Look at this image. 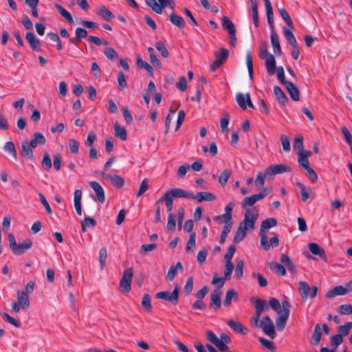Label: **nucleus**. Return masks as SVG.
<instances>
[{
	"label": "nucleus",
	"mask_w": 352,
	"mask_h": 352,
	"mask_svg": "<svg viewBox=\"0 0 352 352\" xmlns=\"http://www.w3.org/2000/svg\"><path fill=\"white\" fill-rule=\"evenodd\" d=\"M259 58L265 60L267 72L270 76H273L276 72V60L274 55L269 54L266 41L262 42L260 45Z\"/></svg>",
	"instance_id": "obj_1"
},
{
	"label": "nucleus",
	"mask_w": 352,
	"mask_h": 352,
	"mask_svg": "<svg viewBox=\"0 0 352 352\" xmlns=\"http://www.w3.org/2000/svg\"><path fill=\"white\" fill-rule=\"evenodd\" d=\"M258 217V210L256 208H247L244 214V219L239 223V227L243 230H253L255 228V223Z\"/></svg>",
	"instance_id": "obj_2"
},
{
	"label": "nucleus",
	"mask_w": 352,
	"mask_h": 352,
	"mask_svg": "<svg viewBox=\"0 0 352 352\" xmlns=\"http://www.w3.org/2000/svg\"><path fill=\"white\" fill-rule=\"evenodd\" d=\"M158 1L159 3L156 0H145L146 4L157 14H162L163 9L166 7H168L171 10H174L175 7L173 0H158Z\"/></svg>",
	"instance_id": "obj_3"
},
{
	"label": "nucleus",
	"mask_w": 352,
	"mask_h": 352,
	"mask_svg": "<svg viewBox=\"0 0 352 352\" xmlns=\"http://www.w3.org/2000/svg\"><path fill=\"white\" fill-rule=\"evenodd\" d=\"M298 289L303 302H305L309 297L311 298H314L316 296L318 292L317 286H312L310 287L309 284L303 280L298 282Z\"/></svg>",
	"instance_id": "obj_4"
},
{
	"label": "nucleus",
	"mask_w": 352,
	"mask_h": 352,
	"mask_svg": "<svg viewBox=\"0 0 352 352\" xmlns=\"http://www.w3.org/2000/svg\"><path fill=\"white\" fill-rule=\"evenodd\" d=\"M180 287L178 284L175 285L172 292L168 291H162L155 294L157 299L166 300L173 305H176L179 300Z\"/></svg>",
	"instance_id": "obj_5"
},
{
	"label": "nucleus",
	"mask_w": 352,
	"mask_h": 352,
	"mask_svg": "<svg viewBox=\"0 0 352 352\" xmlns=\"http://www.w3.org/2000/svg\"><path fill=\"white\" fill-rule=\"evenodd\" d=\"M133 276V269L129 267L124 270L120 280V287L122 292L128 293L131 290V284Z\"/></svg>",
	"instance_id": "obj_6"
},
{
	"label": "nucleus",
	"mask_w": 352,
	"mask_h": 352,
	"mask_svg": "<svg viewBox=\"0 0 352 352\" xmlns=\"http://www.w3.org/2000/svg\"><path fill=\"white\" fill-rule=\"evenodd\" d=\"M222 28L228 32L231 45L234 47H236V37L235 26L228 16H224L222 17Z\"/></svg>",
	"instance_id": "obj_7"
},
{
	"label": "nucleus",
	"mask_w": 352,
	"mask_h": 352,
	"mask_svg": "<svg viewBox=\"0 0 352 352\" xmlns=\"http://www.w3.org/2000/svg\"><path fill=\"white\" fill-rule=\"evenodd\" d=\"M165 193L169 195V197H170V198L173 199L174 198L184 197L187 199H191V197H192V193L177 188H170L167 190Z\"/></svg>",
	"instance_id": "obj_8"
},
{
	"label": "nucleus",
	"mask_w": 352,
	"mask_h": 352,
	"mask_svg": "<svg viewBox=\"0 0 352 352\" xmlns=\"http://www.w3.org/2000/svg\"><path fill=\"white\" fill-rule=\"evenodd\" d=\"M292 168L287 165H285L283 164H278L275 165H272L267 168V173L270 175H274L276 174H282L286 172H291Z\"/></svg>",
	"instance_id": "obj_9"
},
{
	"label": "nucleus",
	"mask_w": 352,
	"mask_h": 352,
	"mask_svg": "<svg viewBox=\"0 0 352 352\" xmlns=\"http://www.w3.org/2000/svg\"><path fill=\"white\" fill-rule=\"evenodd\" d=\"M32 241L30 239H25L23 243L16 244V247L12 251L15 255H21L25 252L32 246Z\"/></svg>",
	"instance_id": "obj_10"
},
{
	"label": "nucleus",
	"mask_w": 352,
	"mask_h": 352,
	"mask_svg": "<svg viewBox=\"0 0 352 352\" xmlns=\"http://www.w3.org/2000/svg\"><path fill=\"white\" fill-rule=\"evenodd\" d=\"M221 291L219 288L215 289L210 294V307L214 309H219L221 307Z\"/></svg>",
	"instance_id": "obj_11"
},
{
	"label": "nucleus",
	"mask_w": 352,
	"mask_h": 352,
	"mask_svg": "<svg viewBox=\"0 0 352 352\" xmlns=\"http://www.w3.org/2000/svg\"><path fill=\"white\" fill-rule=\"evenodd\" d=\"M32 148V147L29 144L27 140L22 141L21 150L20 151L21 157L27 160H34V153Z\"/></svg>",
	"instance_id": "obj_12"
},
{
	"label": "nucleus",
	"mask_w": 352,
	"mask_h": 352,
	"mask_svg": "<svg viewBox=\"0 0 352 352\" xmlns=\"http://www.w3.org/2000/svg\"><path fill=\"white\" fill-rule=\"evenodd\" d=\"M89 186L96 192L98 201L100 203L103 204L105 200V195L104 190L100 184L97 182L92 181L89 182Z\"/></svg>",
	"instance_id": "obj_13"
},
{
	"label": "nucleus",
	"mask_w": 352,
	"mask_h": 352,
	"mask_svg": "<svg viewBox=\"0 0 352 352\" xmlns=\"http://www.w3.org/2000/svg\"><path fill=\"white\" fill-rule=\"evenodd\" d=\"M284 85L291 98L294 101H298L300 100V91L298 87L290 81H288Z\"/></svg>",
	"instance_id": "obj_14"
},
{
	"label": "nucleus",
	"mask_w": 352,
	"mask_h": 352,
	"mask_svg": "<svg viewBox=\"0 0 352 352\" xmlns=\"http://www.w3.org/2000/svg\"><path fill=\"white\" fill-rule=\"evenodd\" d=\"M192 199H195L198 202H201L203 201H212L216 199V196L212 193L208 192H198L196 195H192Z\"/></svg>",
	"instance_id": "obj_15"
},
{
	"label": "nucleus",
	"mask_w": 352,
	"mask_h": 352,
	"mask_svg": "<svg viewBox=\"0 0 352 352\" xmlns=\"http://www.w3.org/2000/svg\"><path fill=\"white\" fill-rule=\"evenodd\" d=\"M17 300L19 305L21 306V309L23 310H26L30 307V300L29 296L27 293H25V291L23 290H17Z\"/></svg>",
	"instance_id": "obj_16"
},
{
	"label": "nucleus",
	"mask_w": 352,
	"mask_h": 352,
	"mask_svg": "<svg viewBox=\"0 0 352 352\" xmlns=\"http://www.w3.org/2000/svg\"><path fill=\"white\" fill-rule=\"evenodd\" d=\"M25 39L33 50H41V42L32 32H28L26 33Z\"/></svg>",
	"instance_id": "obj_17"
},
{
	"label": "nucleus",
	"mask_w": 352,
	"mask_h": 352,
	"mask_svg": "<svg viewBox=\"0 0 352 352\" xmlns=\"http://www.w3.org/2000/svg\"><path fill=\"white\" fill-rule=\"evenodd\" d=\"M101 175L107 179H109L111 184L117 188H121L124 186V179L118 175H105L102 173Z\"/></svg>",
	"instance_id": "obj_18"
},
{
	"label": "nucleus",
	"mask_w": 352,
	"mask_h": 352,
	"mask_svg": "<svg viewBox=\"0 0 352 352\" xmlns=\"http://www.w3.org/2000/svg\"><path fill=\"white\" fill-rule=\"evenodd\" d=\"M259 327L267 336H268L272 339H274L276 337V333L274 329V323L265 324L263 322H260Z\"/></svg>",
	"instance_id": "obj_19"
},
{
	"label": "nucleus",
	"mask_w": 352,
	"mask_h": 352,
	"mask_svg": "<svg viewBox=\"0 0 352 352\" xmlns=\"http://www.w3.org/2000/svg\"><path fill=\"white\" fill-rule=\"evenodd\" d=\"M309 250L312 254L318 255L323 260L327 261V256L324 250L320 247L317 243H310L309 244Z\"/></svg>",
	"instance_id": "obj_20"
},
{
	"label": "nucleus",
	"mask_w": 352,
	"mask_h": 352,
	"mask_svg": "<svg viewBox=\"0 0 352 352\" xmlns=\"http://www.w3.org/2000/svg\"><path fill=\"white\" fill-rule=\"evenodd\" d=\"M183 270V266L181 262H177L175 265H171L168 270L166 278L172 281L176 275L177 272H182Z\"/></svg>",
	"instance_id": "obj_21"
},
{
	"label": "nucleus",
	"mask_w": 352,
	"mask_h": 352,
	"mask_svg": "<svg viewBox=\"0 0 352 352\" xmlns=\"http://www.w3.org/2000/svg\"><path fill=\"white\" fill-rule=\"evenodd\" d=\"M97 14L107 21H110L114 18L113 14L104 6L98 7Z\"/></svg>",
	"instance_id": "obj_22"
},
{
	"label": "nucleus",
	"mask_w": 352,
	"mask_h": 352,
	"mask_svg": "<svg viewBox=\"0 0 352 352\" xmlns=\"http://www.w3.org/2000/svg\"><path fill=\"white\" fill-rule=\"evenodd\" d=\"M346 290L344 287L342 285H338L329 290L326 294L325 297L327 298H331L335 297L336 296H344L346 295Z\"/></svg>",
	"instance_id": "obj_23"
},
{
	"label": "nucleus",
	"mask_w": 352,
	"mask_h": 352,
	"mask_svg": "<svg viewBox=\"0 0 352 352\" xmlns=\"http://www.w3.org/2000/svg\"><path fill=\"white\" fill-rule=\"evenodd\" d=\"M46 142V139L45 136L40 132H36L34 133V138L32 139L29 143V144L32 148H36L38 144H45Z\"/></svg>",
	"instance_id": "obj_24"
},
{
	"label": "nucleus",
	"mask_w": 352,
	"mask_h": 352,
	"mask_svg": "<svg viewBox=\"0 0 352 352\" xmlns=\"http://www.w3.org/2000/svg\"><path fill=\"white\" fill-rule=\"evenodd\" d=\"M169 19L170 22L177 28L182 29L186 26V22L184 19L179 15L175 12L170 14Z\"/></svg>",
	"instance_id": "obj_25"
},
{
	"label": "nucleus",
	"mask_w": 352,
	"mask_h": 352,
	"mask_svg": "<svg viewBox=\"0 0 352 352\" xmlns=\"http://www.w3.org/2000/svg\"><path fill=\"white\" fill-rule=\"evenodd\" d=\"M227 324L236 333L241 334H245L247 333V329L243 326L240 322L234 320H230Z\"/></svg>",
	"instance_id": "obj_26"
},
{
	"label": "nucleus",
	"mask_w": 352,
	"mask_h": 352,
	"mask_svg": "<svg viewBox=\"0 0 352 352\" xmlns=\"http://www.w3.org/2000/svg\"><path fill=\"white\" fill-rule=\"evenodd\" d=\"M271 43L274 49V52L277 55L281 54V48L278 41V36L274 31L271 32Z\"/></svg>",
	"instance_id": "obj_27"
},
{
	"label": "nucleus",
	"mask_w": 352,
	"mask_h": 352,
	"mask_svg": "<svg viewBox=\"0 0 352 352\" xmlns=\"http://www.w3.org/2000/svg\"><path fill=\"white\" fill-rule=\"evenodd\" d=\"M280 261L285 265V266L289 272L292 273H296V266L287 255L285 254H281Z\"/></svg>",
	"instance_id": "obj_28"
},
{
	"label": "nucleus",
	"mask_w": 352,
	"mask_h": 352,
	"mask_svg": "<svg viewBox=\"0 0 352 352\" xmlns=\"http://www.w3.org/2000/svg\"><path fill=\"white\" fill-rule=\"evenodd\" d=\"M81 198H82V191L80 190H76L74 191V207L76 210V212L78 215H82V208H81Z\"/></svg>",
	"instance_id": "obj_29"
},
{
	"label": "nucleus",
	"mask_w": 352,
	"mask_h": 352,
	"mask_svg": "<svg viewBox=\"0 0 352 352\" xmlns=\"http://www.w3.org/2000/svg\"><path fill=\"white\" fill-rule=\"evenodd\" d=\"M115 136L124 141L127 138L126 131L124 127H121L118 122L114 123Z\"/></svg>",
	"instance_id": "obj_30"
},
{
	"label": "nucleus",
	"mask_w": 352,
	"mask_h": 352,
	"mask_svg": "<svg viewBox=\"0 0 352 352\" xmlns=\"http://www.w3.org/2000/svg\"><path fill=\"white\" fill-rule=\"evenodd\" d=\"M296 186H298L300 190L302 201L305 202L309 197L310 194L312 192L311 189L309 188H307L305 186L300 182H296Z\"/></svg>",
	"instance_id": "obj_31"
},
{
	"label": "nucleus",
	"mask_w": 352,
	"mask_h": 352,
	"mask_svg": "<svg viewBox=\"0 0 352 352\" xmlns=\"http://www.w3.org/2000/svg\"><path fill=\"white\" fill-rule=\"evenodd\" d=\"M235 206L234 202H229L225 207V213L221 214V217L223 218V221H230L232 219V211Z\"/></svg>",
	"instance_id": "obj_32"
},
{
	"label": "nucleus",
	"mask_w": 352,
	"mask_h": 352,
	"mask_svg": "<svg viewBox=\"0 0 352 352\" xmlns=\"http://www.w3.org/2000/svg\"><path fill=\"white\" fill-rule=\"evenodd\" d=\"M278 317L276 320V324L279 331H283L285 327L286 322L289 316V314L278 312Z\"/></svg>",
	"instance_id": "obj_33"
},
{
	"label": "nucleus",
	"mask_w": 352,
	"mask_h": 352,
	"mask_svg": "<svg viewBox=\"0 0 352 352\" xmlns=\"http://www.w3.org/2000/svg\"><path fill=\"white\" fill-rule=\"evenodd\" d=\"M274 94L276 98V99L278 100L280 103L282 104H285L286 102H287L288 98L287 96L285 94V93L283 91V90L279 87L278 86H275L274 87Z\"/></svg>",
	"instance_id": "obj_34"
},
{
	"label": "nucleus",
	"mask_w": 352,
	"mask_h": 352,
	"mask_svg": "<svg viewBox=\"0 0 352 352\" xmlns=\"http://www.w3.org/2000/svg\"><path fill=\"white\" fill-rule=\"evenodd\" d=\"M56 10L58 11V12L60 14V15L64 17L69 23L73 24L74 23V21L71 15V14L65 10L62 6L59 4H56L55 6Z\"/></svg>",
	"instance_id": "obj_35"
},
{
	"label": "nucleus",
	"mask_w": 352,
	"mask_h": 352,
	"mask_svg": "<svg viewBox=\"0 0 352 352\" xmlns=\"http://www.w3.org/2000/svg\"><path fill=\"white\" fill-rule=\"evenodd\" d=\"M162 201L165 202L166 208L168 211H171L173 210V199L169 197V195L164 193V195L156 201V205Z\"/></svg>",
	"instance_id": "obj_36"
},
{
	"label": "nucleus",
	"mask_w": 352,
	"mask_h": 352,
	"mask_svg": "<svg viewBox=\"0 0 352 352\" xmlns=\"http://www.w3.org/2000/svg\"><path fill=\"white\" fill-rule=\"evenodd\" d=\"M254 304L255 309L261 313L269 309L267 301L265 300L256 298L254 299Z\"/></svg>",
	"instance_id": "obj_37"
},
{
	"label": "nucleus",
	"mask_w": 352,
	"mask_h": 352,
	"mask_svg": "<svg viewBox=\"0 0 352 352\" xmlns=\"http://www.w3.org/2000/svg\"><path fill=\"white\" fill-rule=\"evenodd\" d=\"M277 225V221L275 218H268L262 221L260 230L264 231L273 228Z\"/></svg>",
	"instance_id": "obj_38"
},
{
	"label": "nucleus",
	"mask_w": 352,
	"mask_h": 352,
	"mask_svg": "<svg viewBox=\"0 0 352 352\" xmlns=\"http://www.w3.org/2000/svg\"><path fill=\"white\" fill-rule=\"evenodd\" d=\"M252 12V19L256 28L258 26V14L257 10V0H250Z\"/></svg>",
	"instance_id": "obj_39"
},
{
	"label": "nucleus",
	"mask_w": 352,
	"mask_h": 352,
	"mask_svg": "<svg viewBox=\"0 0 352 352\" xmlns=\"http://www.w3.org/2000/svg\"><path fill=\"white\" fill-rule=\"evenodd\" d=\"M321 327L319 324H316L314 331L312 335L311 344L313 345H317L319 344L321 339Z\"/></svg>",
	"instance_id": "obj_40"
},
{
	"label": "nucleus",
	"mask_w": 352,
	"mask_h": 352,
	"mask_svg": "<svg viewBox=\"0 0 352 352\" xmlns=\"http://www.w3.org/2000/svg\"><path fill=\"white\" fill-rule=\"evenodd\" d=\"M137 65L140 68L145 69L150 75H153V67L146 61L143 60L140 56L137 57Z\"/></svg>",
	"instance_id": "obj_41"
},
{
	"label": "nucleus",
	"mask_w": 352,
	"mask_h": 352,
	"mask_svg": "<svg viewBox=\"0 0 352 352\" xmlns=\"http://www.w3.org/2000/svg\"><path fill=\"white\" fill-rule=\"evenodd\" d=\"M270 269L280 276H284L286 273L285 267L282 264L276 262H272L269 264Z\"/></svg>",
	"instance_id": "obj_42"
},
{
	"label": "nucleus",
	"mask_w": 352,
	"mask_h": 352,
	"mask_svg": "<svg viewBox=\"0 0 352 352\" xmlns=\"http://www.w3.org/2000/svg\"><path fill=\"white\" fill-rule=\"evenodd\" d=\"M141 305H142V307L144 309H146V311H148V312H151L152 311L151 298V296L149 294H144V296L142 297Z\"/></svg>",
	"instance_id": "obj_43"
},
{
	"label": "nucleus",
	"mask_w": 352,
	"mask_h": 352,
	"mask_svg": "<svg viewBox=\"0 0 352 352\" xmlns=\"http://www.w3.org/2000/svg\"><path fill=\"white\" fill-rule=\"evenodd\" d=\"M246 64L248 69V74L251 80H253L254 78V70H253V63H252V58L250 52H248L246 54Z\"/></svg>",
	"instance_id": "obj_44"
},
{
	"label": "nucleus",
	"mask_w": 352,
	"mask_h": 352,
	"mask_svg": "<svg viewBox=\"0 0 352 352\" xmlns=\"http://www.w3.org/2000/svg\"><path fill=\"white\" fill-rule=\"evenodd\" d=\"M236 296H237L236 292L234 289H230L226 292V297H225V299L223 300V305L226 307L230 306V304H231V302H232V299L234 297L236 298Z\"/></svg>",
	"instance_id": "obj_45"
},
{
	"label": "nucleus",
	"mask_w": 352,
	"mask_h": 352,
	"mask_svg": "<svg viewBox=\"0 0 352 352\" xmlns=\"http://www.w3.org/2000/svg\"><path fill=\"white\" fill-rule=\"evenodd\" d=\"M283 33L286 39L287 40L288 43L291 45V46H294L297 45L296 39L290 30L284 28Z\"/></svg>",
	"instance_id": "obj_46"
},
{
	"label": "nucleus",
	"mask_w": 352,
	"mask_h": 352,
	"mask_svg": "<svg viewBox=\"0 0 352 352\" xmlns=\"http://www.w3.org/2000/svg\"><path fill=\"white\" fill-rule=\"evenodd\" d=\"M155 46L162 57H168L169 52L168 51L167 48L166 47L164 43L162 41L156 42Z\"/></svg>",
	"instance_id": "obj_47"
},
{
	"label": "nucleus",
	"mask_w": 352,
	"mask_h": 352,
	"mask_svg": "<svg viewBox=\"0 0 352 352\" xmlns=\"http://www.w3.org/2000/svg\"><path fill=\"white\" fill-rule=\"evenodd\" d=\"M245 236H246V231L243 230L242 227L239 226L235 232V234H234V236L233 239V241L235 243H238L241 242V241H243V239L245 237Z\"/></svg>",
	"instance_id": "obj_48"
},
{
	"label": "nucleus",
	"mask_w": 352,
	"mask_h": 352,
	"mask_svg": "<svg viewBox=\"0 0 352 352\" xmlns=\"http://www.w3.org/2000/svg\"><path fill=\"white\" fill-rule=\"evenodd\" d=\"M243 266L244 262L243 260H240L236 263L234 269V275L237 279H241L243 275Z\"/></svg>",
	"instance_id": "obj_49"
},
{
	"label": "nucleus",
	"mask_w": 352,
	"mask_h": 352,
	"mask_svg": "<svg viewBox=\"0 0 352 352\" xmlns=\"http://www.w3.org/2000/svg\"><path fill=\"white\" fill-rule=\"evenodd\" d=\"M352 328V322H348L343 325L338 327V334L342 335V337L346 336Z\"/></svg>",
	"instance_id": "obj_50"
},
{
	"label": "nucleus",
	"mask_w": 352,
	"mask_h": 352,
	"mask_svg": "<svg viewBox=\"0 0 352 352\" xmlns=\"http://www.w3.org/2000/svg\"><path fill=\"white\" fill-rule=\"evenodd\" d=\"M278 12H279L280 16H282V18L285 21V22L287 24V25L290 28H294L293 22H292V21L291 19L290 16L289 15V14L286 11V10L284 8H281L278 9Z\"/></svg>",
	"instance_id": "obj_51"
},
{
	"label": "nucleus",
	"mask_w": 352,
	"mask_h": 352,
	"mask_svg": "<svg viewBox=\"0 0 352 352\" xmlns=\"http://www.w3.org/2000/svg\"><path fill=\"white\" fill-rule=\"evenodd\" d=\"M232 173L228 169H225L219 177V182L221 184L222 186L226 185L229 177H230Z\"/></svg>",
	"instance_id": "obj_52"
},
{
	"label": "nucleus",
	"mask_w": 352,
	"mask_h": 352,
	"mask_svg": "<svg viewBox=\"0 0 352 352\" xmlns=\"http://www.w3.org/2000/svg\"><path fill=\"white\" fill-rule=\"evenodd\" d=\"M236 102L238 103L239 106L243 110H245L247 109L246 94L244 95L242 93H238L236 95Z\"/></svg>",
	"instance_id": "obj_53"
},
{
	"label": "nucleus",
	"mask_w": 352,
	"mask_h": 352,
	"mask_svg": "<svg viewBox=\"0 0 352 352\" xmlns=\"http://www.w3.org/2000/svg\"><path fill=\"white\" fill-rule=\"evenodd\" d=\"M4 150L10 153L12 155L14 160H17V154H16V148H15L14 144L12 142L10 141V142H6L4 146Z\"/></svg>",
	"instance_id": "obj_54"
},
{
	"label": "nucleus",
	"mask_w": 352,
	"mask_h": 352,
	"mask_svg": "<svg viewBox=\"0 0 352 352\" xmlns=\"http://www.w3.org/2000/svg\"><path fill=\"white\" fill-rule=\"evenodd\" d=\"M259 235L261 236V245L265 250H268L270 245L268 242V237L264 231L260 230Z\"/></svg>",
	"instance_id": "obj_55"
},
{
	"label": "nucleus",
	"mask_w": 352,
	"mask_h": 352,
	"mask_svg": "<svg viewBox=\"0 0 352 352\" xmlns=\"http://www.w3.org/2000/svg\"><path fill=\"white\" fill-rule=\"evenodd\" d=\"M270 175L267 173V169L265 172H259L256 176L255 179V184L256 186L258 185L259 187H261L265 184V179L267 176H270Z\"/></svg>",
	"instance_id": "obj_56"
},
{
	"label": "nucleus",
	"mask_w": 352,
	"mask_h": 352,
	"mask_svg": "<svg viewBox=\"0 0 352 352\" xmlns=\"http://www.w3.org/2000/svg\"><path fill=\"white\" fill-rule=\"evenodd\" d=\"M1 316L3 320H6L7 322L14 325L16 327H21V322L19 320L14 318L13 317L10 316L8 313L4 312L1 314Z\"/></svg>",
	"instance_id": "obj_57"
},
{
	"label": "nucleus",
	"mask_w": 352,
	"mask_h": 352,
	"mask_svg": "<svg viewBox=\"0 0 352 352\" xmlns=\"http://www.w3.org/2000/svg\"><path fill=\"white\" fill-rule=\"evenodd\" d=\"M41 166L46 170H49L52 168V161L47 153L43 154Z\"/></svg>",
	"instance_id": "obj_58"
},
{
	"label": "nucleus",
	"mask_w": 352,
	"mask_h": 352,
	"mask_svg": "<svg viewBox=\"0 0 352 352\" xmlns=\"http://www.w3.org/2000/svg\"><path fill=\"white\" fill-rule=\"evenodd\" d=\"M196 234L195 232H192L190 235L188 241L186 244V251L190 252L194 249L195 247L196 243Z\"/></svg>",
	"instance_id": "obj_59"
},
{
	"label": "nucleus",
	"mask_w": 352,
	"mask_h": 352,
	"mask_svg": "<svg viewBox=\"0 0 352 352\" xmlns=\"http://www.w3.org/2000/svg\"><path fill=\"white\" fill-rule=\"evenodd\" d=\"M258 341L263 347L267 349L268 350L271 351H274L276 350V347L274 346L272 342L262 337L258 338Z\"/></svg>",
	"instance_id": "obj_60"
},
{
	"label": "nucleus",
	"mask_w": 352,
	"mask_h": 352,
	"mask_svg": "<svg viewBox=\"0 0 352 352\" xmlns=\"http://www.w3.org/2000/svg\"><path fill=\"white\" fill-rule=\"evenodd\" d=\"M176 227V221L175 216L173 213H170L168 217V222L166 225V228L169 231H173L175 230Z\"/></svg>",
	"instance_id": "obj_61"
},
{
	"label": "nucleus",
	"mask_w": 352,
	"mask_h": 352,
	"mask_svg": "<svg viewBox=\"0 0 352 352\" xmlns=\"http://www.w3.org/2000/svg\"><path fill=\"white\" fill-rule=\"evenodd\" d=\"M96 225V221L91 217H85L83 221H81V227L82 232L86 231L87 226L94 227Z\"/></svg>",
	"instance_id": "obj_62"
},
{
	"label": "nucleus",
	"mask_w": 352,
	"mask_h": 352,
	"mask_svg": "<svg viewBox=\"0 0 352 352\" xmlns=\"http://www.w3.org/2000/svg\"><path fill=\"white\" fill-rule=\"evenodd\" d=\"M233 263L226 262L224 268V278L229 280L234 270Z\"/></svg>",
	"instance_id": "obj_63"
},
{
	"label": "nucleus",
	"mask_w": 352,
	"mask_h": 352,
	"mask_svg": "<svg viewBox=\"0 0 352 352\" xmlns=\"http://www.w3.org/2000/svg\"><path fill=\"white\" fill-rule=\"evenodd\" d=\"M338 311L342 315L352 314V305L351 304L341 305Z\"/></svg>",
	"instance_id": "obj_64"
}]
</instances>
